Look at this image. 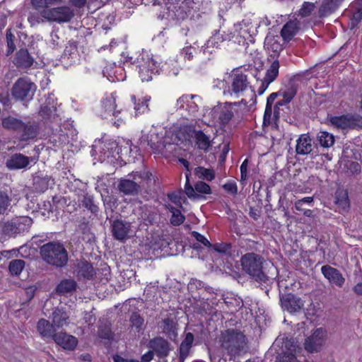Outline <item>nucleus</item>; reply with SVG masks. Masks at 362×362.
<instances>
[{
    "mask_svg": "<svg viewBox=\"0 0 362 362\" xmlns=\"http://www.w3.org/2000/svg\"><path fill=\"white\" fill-rule=\"evenodd\" d=\"M296 152L298 155H308L313 152V142L308 134H301L296 141Z\"/></svg>",
    "mask_w": 362,
    "mask_h": 362,
    "instance_id": "c756f323",
    "label": "nucleus"
},
{
    "mask_svg": "<svg viewBox=\"0 0 362 362\" xmlns=\"http://www.w3.org/2000/svg\"><path fill=\"white\" fill-rule=\"evenodd\" d=\"M56 111L57 109L54 105L51 106L45 105L41 107L39 113L42 118L52 120L54 119Z\"/></svg>",
    "mask_w": 362,
    "mask_h": 362,
    "instance_id": "4d7b16f0",
    "label": "nucleus"
},
{
    "mask_svg": "<svg viewBox=\"0 0 362 362\" xmlns=\"http://www.w3.org/2000/svg\"><path fill=\"white\" fill-rule=\"evenodd\" d=\"M211 247L215 251L231 258H234L235 256L238 255V253H236L235 250L233 249L232 245L230 243H216L214 245H212Z\"/></svg>",
    "mask_w": 362,
    "mask_h": 362,
    "instance_id": "37998d69",
    "label": "nucleus"
},
{
    "mask_svg": "<svg viewBox=\"0 0 362 362\" xmlns=\"http://www.w3.org/2000/svg\"><path fill=\"white\" fill-rule=\"evenodd\" d=\"M116 94L112 93L106 96L101 101L102 108L104 110L103 117L107 118L108 117L113 116L117 117L121 113V110H117V105L116 104Z\"/></svg>",
    "mask_w": 362,
    "mask_h": 362,
    "instance_id": "5701e85b",
    "label": "nucleus"
},
{
    "mask_svg": "<svg viewBox=\"0 0 362 362\" xmlns=\"http://www.w3.org/2000/svg\"><path fill=\"white\" fill-rule=\"evenodd\" d=\"M25 267V262L23 259H13L8 265L9 272L12 275H19Z\"/></svg>",
    "mask_w": 362,
    "mask_h": 362,
    "instance_id": "5fc2aeb1",
    "label": "nucleus"
},
{
    "mask_svg": "<svg viewBox=\"0 0 362 362\" xmlns=\"http://www.w3.org/2000/svg\"><path fill=\"white\" fill-rule=\"evenodd\" d=\"M315 8V6L313 3L304 2L299 11V14L303 17H307L311 14Z\"/></svg>",
    "mask_w": 362,
    "mask_h": 362,
    "instance_id": "774afa93",
    "label": "nucleus"
},
{
    "mask_svg": "<svg viewBox=\"0 0 362 362\" xmlns=\"http://www.w3.org/2000/svg\"><path fill=\"white\" fill-rule=\"evenodd\" d=\"M185 176H186V183L185 185V192L186 195L189 199H192L194 200L201 198L202 197L196 193L195 187L194 188L190 185L188 173H186Z\"/></svg>",
    "mask_w": 362,
    "mask_h": 362,
    "instance_id": "bf43d9fd",
    "label": "nucleus"
},
{
    "mask_svg": "<svg viewBox=\"0 0 362 362\" xmlns=\"http://www.w3.org/2000/svg\"><path fill=\"white\" fill-rule=\"evenodd\" d=\"M346 117L348 129H362V115L357 113H348Z\"/></svg>",
    "mask_w": 362,
    "mask_h": 362,
    "instance_id": "8fccbe9b",
    "label": "nucleus"
},
{
    "mask_svg": "<svg viewBox=\"0 0 362 362\" xmlns=\"http://www.w3.org/2000/svg\"><path fill=\"white\" fill-rule=\"evenodd\" d=\"M148 347L153 350L155 355L159 358L168 357L173 350L172 344L162 337H156L150 339Z\"/></svg>",
    "mask_w": 362,
    "mask_h": 362,
    "instance_id": "2eb2a0df",
    "label": "nucleus"
},
{
    "mask_svg": "<svg viewBox=\"0 0 362 362\" xmlns=\"http://www.w3.org/2000/svg\"><path fill=\"white\" fill-rule=\"evenodd\" d=\"M194 174L199 179L212 181L215 178V172L213 169L199 166L194 169Z\"/></svg>",
    "mask_w": 362,
    "mask_h": 362,
    "instance_id": "de8ad7c7",
    "label": "nucleus"
},
{
    "mask_svg": "<svg viewBox=\"0 0 362 362\" xmlns=\"http://www.w3.org/2000/svg\"><path fill=\"white\" fill-rule=\"evenodd\" d=\"M344 0H323L319 8V16L326 17L334 12Z\"/></svg>",
    "mask_w": 362,
    "mask_h": 362,
    "instance_id": "72a5a7b5",
    "label": "nucleus"
},
{
    "mask_svg": "<svg viewBox=\"0 0 362 362\" xmlns=\"http://www.w3.org/2000/svg\"><path fill=\"white\" fill-rule=\"evenodd\" d=\"M263 257L254 252L243 255L240 259L243 270L261 284H269L273 278L269 277L262 272Z\"/></svg>",
    "mask_w": 362,
    "mask_h": 362,
    "instance_id": "20e7f679",
    "label": "nucleus"
},
{
    "mask_svg": "<svg viewBox=\"0 0 362 362\" xmlns=\"http://www.w3.org/2000/svg\"><path fill=\"white\" fill-rule=\"evenodd\" d=\"M321 272L331 284L339 288L344 285L346 279L337 269L327 264L321 267Z\"/></svg>",
    "mask_w": 362,
    "mask_h": 362,
    "instance_id": "412c9836",
    "label": "nucleus"
},
{
    "mask_svg": "<svg viewBox=\"0 0 362 362\" xmlns=\"http://www.w3.org/2000/svg\"><path fill=\"white\" fill-rule=\"evenodd\" d=\"M32 160L33 159L23 154L15 153L7 159L6 165L10 170H19L25 168Z\"/></svg>",
    "mask_w": 362,
    "mask_h": 362,
    "instance_id": "a878e982",
    "label": "nucleus"
},
{
    "mask_svg": "<svg viewBox=\"0 0 362 362\" xmlns=\"http://www.w3.org/2000/svg\"><path fill=\"white\" fill-rule=\"evenodd\" d=\"M98 335L100 338L105 339H112L113 337V334L111 331L110 326L106 324L100 326L98 328Z\"/></svg>",
    "mask_w": 362,
    "mask_h": 362,
    "instance_id": "680f3d73",
    "label": "nucleus"
},
{
    "mask_svg": "<svg viewBox=\"0 0 362 362\" xmlns=\"http://www.w3.org/2000/svg\"><path fill=\"white\" fill-rule=\"evenodd\" d=\"M77 284L71 279L62 280L57 286L56 291L59 294L71 293L76 289Z\"/></svg>",
    "mask_w": 362,
    "mask_h": 362,
    "instance_id": "a19ab883",
    "label": "nucleus"
},
{
    "mask_svg": "<svg viewBox=\"0 0 362 362\" xmlns=\"http://www.w3.org/2000/svg\"><path fill=\"white\" fill-rule=\"evenodd\" d=\"M42 259L49 265L63 267L68 262V252L59 242H49L40 247Z\"/></svg>",
    "mask_w": 362,
    "mask_h": 362,
    "instance_id": "39448f33",
    "label": "nucleus"
},
{
    "mask_svg": "<svg viewBox=\"0 0 362 362\" xmlns=\"http://www.w3.org/2000/svg\"><path fill=\"white\" fill-rule=\"evenodd\" d=\"M37 331L43 338L53 337L54 334V325L48 320L40 319L37 325Z\"/></svg>",
    "mask_w": 362,
    "mask_h": 362,
    "instance_id": "58836bf2",
    "label": "nucleus"
},
{
    "mask_svg": "<svg viewBox=\"0 0 362 362\" xmlns=\"http://www.w3.org/2000/svg\"><path fill=\"white\" fill-rule=\"evenodd\" d=\"M192 236L198 242L197 243H194L193 245L194 249L198 250L201 247V245L206 247H210L212 246V245L206 237L197 231H192Z\"/></svg>",
    "mask_w": 362,
    "mask_h": 362,
    "instance_id": "6e6d98bb",
    "label": "nucleus"
},
{
    "mask_svg": "<svg viewBox=\"0 0 362 362\" xmlns=\"http://www.w3.org/2000/svg\"><path fill=\"white\" fill-rule=\"evenodd\" d=\"M33 220L28 216H20L6 222L4 226V232L8 235H15L28 230Z\"/></svg>",
    "mask_w": 362,
    "mask_h": 362,
    "instance_id": "9b49d317",
    "label": "nucleus"
},
{
    "mask_svg": "<svg viewBox=\"0 0 362 362\" xmlns=\"http://www.w3.org/2000/svg\"><path fill=\"white\" fill-rule=\"evenodd\" d=\"M159 328L168 338L175 340L177 337L176 322L174 319L167 317L163 319L159 325Z\"/></svg>",
    "mask_w": 362,
    "mask_h": 362,
    "instance_id": "2f4dec72",
    "label": "nucleus"
},
{
    "mask_svg": "<svg viewBox=\"0 0 362 362\" xmlns=\"http://www.w3.org/2000/svg\"><path fill=\"white\" fill-rule=\"evenodd\" d=\"M77 52L76 42L74 41H69L64 50L63 55L64 57H67L68 58H74V56L77 55Z\"/></svg>",
    "mask_w": 362,
    "mask_h": 362,
    "instance_id": "052dcab7",
    "label": "nucleus"
},
{
    "mask_svg": "<svg viewBox=\"0 0 362 362\" xmlns=\"http://www.w3.org/2000/svg\"><path fill=\"white\" fill-rule=\"evenodd\" d=\"M141 218L146 225L153 224L157 222L158 215L154 208L145 205L141 208Z\"/></svg>",
    "mask_w": 362,
    "mask_h": 362,
    "instance_id": "4c0bfd02",
    "label": "nucleus"
},
{
    "mask_svg": "<svg viewBox=\"0 0 362 362\" xmlns=\"http://www.w3.org/2000/svg\"><path fill=\"white\" fill-rule=\"evenodd\" d=\"M336 204L343 209L349 207L348 193L345 190H337L335 194Z\"/></svg>",
    "mask_w": 362,
    "mask_h": 362,
    "instance_id": "3c124183",
    "label": "nucleus"
},
{
    "mask_svg": "<svg viewBox=\"0 0 362 362\" xmlns=\"http://www.w3.org/2000/svg\"><path fill=\"white\" fill-rule=\"evenodd\" d=\"M194 340V337L192 333L187 332L185 334V339L182 341L179 349V361L180 362H184L187 356L189 355L190 350L192 347V344Z\"/></svg>",
    "mask_w": 362,
    "mask_h": 362,
    "instance_id": "7c9ffc66",
    "label": "nucleus"
},
{
    "mask_svg": "<svg viewBox=\"0 0 362 362\" xmlns=\"http://www.w3.org/2000/svg\"><path fill=\"white\" fill-rule=\"evenodd\" d=\"M129 322L131 327L135 329L136 332H139L142 329V327L144 324V319L137 312L132 313L129 317Z\"/></svg>",
    "mask_w": 362,
    "mask_h": 362,
    "instance_id": "864d4df0",
    "label": "nucleus"
},
{
    "mask_svg": "<svg viewBox=\"0 0 362 362\" xmlns=\"http://www.w3.org/2000/svg\"><path fill=\"white\" fill-rule=\"evenodd\" d=\"M277 36H267L265 38L264 45L269 51L274 53V57L277 56L282 50V45Z\"/></svg>",
    "mask_w": 362,
    "mask_h": 362,
    "instance_id": "ea45409f",
    "label": "nucleus"
},
{
    "mask_svg": "<svg viewBox=\"0 0 362 362\" xmlns=\"http://www.w3.org/2000/svg\"><path fill=\"white\" fill-rule=\"evenodd\" d=\"M279 61L274 60L267 69L265 76L264 78L260 81V85L257 90V93L259 95H262L267 89L269 84L275 81L279 75Z\"/></svg>",
    "mask_w": 362,
    "mask_h": 362,
    "instance_id": "aec40b11",
    "label": "nucleus"
},
{
    "mask_svg": "<svg viewBox=\"0 0 362 362\" xmlns=\"http://www.w3.org/2000/svg\"><path fill=\"white\" fill-rule=\"evenodd\" d=\"M126 62L136 64L142 81H149L152 79L153 74L159 73V64H157V62L148 52H142L134 60L133 57H130Z\"/></svg>",
    "mask_w": 362,
    "mask_h": 362,
    "instance_id": "423d86ee",
    "label": "nucleus"
},
{
    "mask_svg": "<svg viewBox=\"0 0 362 362\" xmlns=\"http://www.w3.org/2000/svg\"><path fill=\"white\" fill-rule=\"evenodd\" d=\"M167 208L172 213L170 223L173 226H180L184 222L185 218L179 209L170 205L168 206Z\"/></svg>",
    "mask_w": 362,
    "mask_h": 362,
    "instance_id": "603ef678",
    "label": "nucleus"
},
{
    "mask_svg": "<svg viewBox=\"0 0 362 362\" xmlns=\"http://www.w3.org/2000/svg\"><path fill=\"white\" fill-rule=\"evenodd\" d=\"M230 35L231 34H226L224 31H221L220 29L215 30L212 36L202 47L200 52H202L205 57L209 59L210 55L215 52V49L219 48L221 42L230 39Z\"/></svg>",
    "mask_w": 362,
    "mask_h": 362,
    "instance_id": "ddd939ff",
    "label": "nucleus"
},
{
    "mask_svg": "<svg viewBox=\"0 0 362 362\" xmlns=\"http://www.w3.org/2000/svg\"><path fill=\"white\" fill-rule=\"evenodd\" d=\"M284 347L286 351L283 355L279 356L276 362H302L298 358V357L301 358L302 356L298 355L300 352V348L298 345L291 340H286Z\"/></svg>",
    "mask_w": 362,
    "mask_h": 362,
    "instance_id": "6ab92c4d",
    "label": "nucleus"
},
{
    "mask_svg": "<svg viewBox=\"0 0 362 362\" xmlns=\"http://www.w3.org/2000/svg\"><path fill=\"white\" fill-rule=\"evenodd\" d=\"M134 179L140 182L141 187L155 188L157 186V178L150 171L144 170L134 173Z\"/></svg>",
    "mask_w": 362,
    "mask_h": 362,
    "instance_id": "bb28decb",
    "label": "nucleus"
},
{
    "mask_svg": "<svg viewBox=\"0 0 362 362\" xmlns=\"http://www.w3.org/2000/svg\"><path fill=\"white\" fill-rule=\"evenodd\" d=\"M10 199L6 192L0 191V215L4 214L10 205Z\"/></svg>",
    "mask_w": 362,
    "mask_h": 362,
    "instance_id": "0e129e2a",
    "label": "nucleus"
},
{
    "mask_svg": "<svg viewBox=\"0 0 362 362\" xmlns=\"http://www.w3.org/2000/svg\"><path fill=\"white\" fill-rule=\"evenodd\" d=\"M122 153V148L119 146L116 141H109L107 143L101 144L100 146V156L98 160L100 162L107 161L112 163L116 159L117 156Z\"/></svg>",
    "mask_w": 362,
    "mask_h": 362,
    "instance_id": "dca6fc26",
    "label": "nucleus"
},
{
    "mask_svg": "<svg viewBox=\"0 0 362 362\" xmlns=\"http://www.w3.org/2000/svg\"><path fill=\"white\" fill-rule=\"evenodd\" d=\"M73 17V11L69 7L61 6L51 9H44L37 17L35 15L29 16L28 21L32 24L35 23H40V22H43V20L41 19L42 18L49 22L61 23L70 21Z\"/></svg>",
    "mask_w": 362,
    "mask_h": 362,
    "instance_id": "0eeeda50",
    "label": "nucleus"
},
{
    "mask_svg": "<svg viewBox=\"0 0 362 362\" xmlns=\"http://www.w3.org/2000/svg\"><path fill=\"white\" fill-rule=\"evenodd\" d=\"M131 223L125 221L117 219L112 224V232L114 238L118 240H124L130 231Z\"/></svg>",
    "mask_w": 362,
    "mask_h": 362,
    "instance_id": "b1692460",
    "label": "nucleus"
},
{
    "mask_svg": "<svg viewBox=\"0 0 362 362\" xmlns=\"http://www.w3.org/2000/svg\"><path fill=\"white\" fill-rule=\"evenodd\" d=\"M1 125L4 129L20 134L21 140L23 141L34 139L37 136V128L35 126L28 125L21 119L13 116L2 118Z\"/></svg>",
    "mask_w": 362,
    "mask_h": 362,
    "instance_id": "6e6552de",
    "label": "nucleus"
},
{
    "mask_svg": "<svg viewBox=\"0 0 362 362\" xmlns=\"http://www.w3.org/2000/svg\"><path fill=\"white\" fill-rule=\"evenodd\" d=\"M69 316L63 308H55L52 313L53 325L57 327H62L68 325Z\"/></svg>",
    "mask_w": 362,
    "mask_h": 362,
    "instance_id": "c9c22d12",
    "label": "nucleus"
},
{
    "mask_svg": "<svg viewBox=\"0 0 362 362\" xmlns=\"http://www.w3.org/2000/svg\"><path fill=\"white\" fill-rule=\"evenodd\" d=\"M237 103H225L219 104L213 108L214 117L217 118L222 125H226L234 117L237 112Z\"/></svg>",
    "mask_w": 362,
    "mask_h": 362,
    "instance_id": "4468645a",
    "label": "nucleus"
},
{
    "mask_svg": "<svg viewBox=\"0 0 362 362\" xmlns=\"http://www.w3.org/2000/svg\"><path fill=\"white\" fill-rule=\"evenodd\" d=\"M223 189L228 194L235 196L238 194V186L234 180H228L222 186Z\"/></svg>",
    "mask_w": 362,
    "mask_h": 362,
    "instance_id": "69168bd1",
    "label": "nucleus"
},
{
    "mask_svg": "<svg viewBox=\"0 0 362 362\" xmlns=\"http://www.w3.org/2000/svg\"><path fill=\"white\" fill-rule=\"evenodd\" d=\"M165 70L168 72V74L173 76H177L179 74L180 68L177 64V62H174L172 59H170L169 62L165 63Z\"/></svg>",
    "mask_w": 362,
    "mask_h": 362,
    "instance_id": "338daca9",
    "label": "nucleus"
},
{
    "mask_svg": "<svg viewBox=\"0 0 362 362\" xmlns=\"http://www.w3.org/2000/svg\"><path fill=\"white\" fill-rule=\"evenodd\" d=\"M219 342L221 349L231 357L240 355L247 345L245 335L235 329H228L223 332L219 338Z\"/></svg>",
    "mask_w": 362,
    "mask_h": 362,
    "instance_id": "f03ea898",
    "label": "nucleus"
},
{
    "mask_svg": "<svg viewBox=\"0 0 362 362\" xmlns=\"http://www.w3.org/2000/svg\"><path fill=\"white\" fill-rule=\"evenodd\" d=\"M194 141L197 148L204 152H207L209 147L211 146V141L209 136H206L202 131L194 132Z\"/></svg>",
    "mask_w": 362,
    "mask_h": 362,
    "instance_id": "e433bc0d",
    "label": "nucleus"
},
{
    "mask_svg": "<svg viewBox=\"0 0 362 362\" xmlns=\"http://www.w3.org/2000/svg\"><path fill=\"white\" fill-rule=\"evenodd\" d=\"M128 177L119 180L117 186L119 191L125 195L138 194L141 191L140 182L134 179V172L128 175Z\"/></svg>",
    "mask_w": 362,
    "mask_h": 362,
    "instance_id": "f3484780",
    "label": "nucleus"
},
{
    "mask_svg": "<svg viewBox=\"0 0 362 362\" xmlns=\"http://www.w3.org/2000/svg\"><path fill=\"white\" fill-rule=\"evenodd\" d=\"M177 136L170 133L165 136L151 132L149 136H143L141 144H146L155 153H173L177 149Z\"/></svg>",
    "mask_w": 362,
    "mask_h": 362,
    "instance_id": "7ed1b4c3",
    "label": "nucleus"
},
{
    "mask_svg": "<svg viewBox=\"0 0 362 362\" xmlns=\"http://www.w3.org/2000/svg\"><path fill=\"white\" fill-rule=\"evenodd\" d=\"M276 117H272V108L266 107L263 117V127L271 126L272 130H277L278 125L276 122Z\"/></svg>",
    "mask_w": 362,
    "mask_h": 362,
    "instance_id": "49530a36",
    "label": "nucleus"
},
{
    "mask_svg": "<svg viewBox=\"0 0 362 362\" xmlns=\"http://www.w3.org/2000/svg\"><path fill=\"white\" fill-rule=\"evenodd\" d=\"M352 6L353 16L351 18V24L353 26H355L362 20V0H356Z\"/></svg>",
    "mask_w": 362,
    "mask_h": 362,
    "instance_id": "09e8293b",
    "label": "nucleus"
},
{
    "mask_svg": "<svg viewBox=\"0 0 362 362\" xmlns=\"http://www.w3.org/2000/svg\"><path fill=\"white\" fill-rule=\"evenodd\" d=\"M150 99V97L145 96L136 100L135 95L131 96V100L134 104V117H138L148 112V102Z\"/></svg>",
    "mask_w": 362,
    "mask_h": 362,
    "instance_id": "f704fd0d",
    "label": "nucleus"
},
{
    "mask_svg": "<svg viewBox=\"0 0 362 362\" xmlns=\"http://www.w3.org/2000/svg\"><path fill=\"white\" fill-rule=\"evenodd\" d=\"M197 54V48L194 46H187L180 51V54L185 59L192 60Z\"/></svg>",
    "mask_w": 362,
    "mask_h": 362,
    "instance_id": "e2e57ef3",
    "label": "nucleus"
},
{
    "mask_svg": "<svg viewBox=\"0 0 362 362\" xmlns=\"http://www.w3.org/2000/svg\"><path fill=\"white\" fill-rule=\"evenodd\" d=\"M235 33L245 40H249L257 33V23L254 24L250 18H244L234 25Z\"/></svg>",
    "mask_w": 362,
    "mask_h": 362,
    "instance_id": "a211bd4d",
    "label": "nucleus"
},
{
    "mask_svg": "<svg viewBox=\"0 0 362 362\" xmlns=\"http://www.w3.org/2000/svg\"><path fill=\"white\" fill-rule=\"evenodd\" d=\"M327 339V330L322 327L317 328L312 334L305 339V349L310 353L318 352L321 350Z\"/></svg>",
    "mask_w": 362,
    "mask_h": 362,
    "instance_id": "f8f14e48",
    "label": "nucleus"
},
{
    "mask_svg": "<svg viewBox=\"0 0 362 362\" xmlns=\"http://www.w3.org/2000/svg\"><path fill=\"white\" fill-rule=\"evenodd\" d=\"M300 30V24L296 21L287 22L281 30V36L284 41H290Z\"/></svg>",
    "mask_w": 362,
    "mask_h": 362,
    "instance_id": "473e14b6",
    "label": "nucleus"
},
{
    "mask_svg": "<svg viewBox=\"0 0 362 362\" xmlns=\"http://www.w3.org/2000/svg\"><path fill=\"white\" fill-rule=\"evenodd\" d=\"M317 141L320 146L329 148L334 144V136L327 132L320 131L317 134Z\"/></svg>",
    "mask_w": 362,
    "mask_h": 362,
    "instance_id": "c03bdc74",
    "label": "nucleus"
},
{
    "mask_svg": "<svg viewBox=\"0 0 362 362\" xmlns=\"http://www.w3.org/2000/svg\"><path fill=\"white\" fill-rule=\"evenodd\" d=\"M52 338L58 345L69 351L74 350L78 343L75 337L62 332L55 334Z\"/></svg>",
    "mask_w": 362,
    "mask_h": 362,
    "instance_id": "393cba45",
    "label": "nucleus"
},
{
    "mask_svg": "<svg viewBox=\"0 0 362 362\" xmlns=\"http://www.w3.org/2000/svg\"><path fill=\"white\" fill-rule=\"evenodd\" d=\"M167 6L168 18L172 20H193L198 22L209 18L211 7L201 8L199 0H164Z\"/></svg>",
    "mask_w": 362,
    "mask_h": 362,
    "instance_id": "f257e3e1",
    "label": "nucleus"
},
{
    "mask_svg": "<svg viewBox=\"0 0 362 362\" xmlns=\"http://www.w3.org/2000/svg\"><path fill=\"white\" fill-rule=\"evenodd\" d=\"M68 187L70 191L73 192L78 197V202L80 199H82L88 193L86 185L77 179L70 182Z\"/></svg>",
    "mask_w": 362,
    "mask_h": 362,
    "instance_id": "79ce46f5",
    "label": "nucleus"
},
{
    "mask_svg": "<svg viewBox=\"0 0 362 362\" xmlns=\"http://www.w3.org/2000/svg\"><path fill=\"white\" fill-rule=\"evenodd\" d=\"M330 122L332 125L341 128L348 129L346 114L341 116H334L330 118Z\"/></svg>",
    "mask_w": 362,
    "mask_h": 362,
    "instance_id": "13d9d810",
    "label": "nucleus"
},
{
    "mask_svg": "<svg viewBox=\"0 0 362 362\" xmlns=\"http://www.w3.org/2000/svg\"><path fill=\"white\" fill-rule=\"evenodd\" d=\"M34 62L33 57L26 49H21L15 55L13 63L19 68H29Z\"/></svg>",
    "mask_w": 362,
    "mask_h": 362,
    "instance_id": "c85d7f7f",
    "label": "nucleus"
},
{
    "mask_svg": "<svg viewBox=\"0 0 362 362\" xmlns=\"http://www.w3.org/2000/svg\"><path fill=\"white\" fill-rule=\"evenodd\" d=\"M75 272L78 279H90L95 274L92 264L87 261H80L76 266Z\"/></svg>",
    "mask_w": 362,
    "mask_h": 362,
    "instance_id": "cd10ccee",
    "label": "nucleus"
},
{
    "mask_svg": "<svg viewBox=\"0 0 362 362\" xmlns=\"http://www.w3.org/2000/svg\"><path fill=\"white\" fill-rule=\"evenodd\" d=\"M83 206L94 215H97L99 211L98 206L95 203L94 197L88 192L84 195L82 199H80Z\"/></svg>",
    "mask_w": 362,
    "mask_h": 362,
    "instance_id": "a18cd8bd",
    "label": "nucleus"
},
{
    "mask_svg": "<svg viewBox=\"0 0 362 362\" xmlns=\"http://www.w3.org/2000/svg\"><path fill=\"white\" fill-rule=\"evenodd\" d=\"M280 300L282 308L291 313L299 312L304 307L303 300L291 293L282 296Z\"/></svg>",
    "mask_w": 362,
    "mask_h": 362,
    "instance_id": "4be33fe9",
    "label": "nucleus"
},
{
    "mask_svg": "<svg viewBox=\"0 0 362 362\" xmlns=\"http://www.w3.org/2000/svg\"><path fill=\"white\" fill-rule=\"evenodd\" d=\"M36 90V86L27 78H18L12 88V95L16 100L30 101Z\"/></svg>",
    "mask_w": 362,
    "mask_h": 362,
    "instance_id": "1a4fd4ad",
    "label": "nucleus"
},
{
    "mask_svg": "<svg viewBox=\"0 0 362 362\" xmlns=\"http://www.w3.org/2000/svg\"><path fill=\"white\" fill-rule=\"evenodd\" d=\"M249 82L247 76L242 73L234 74L230 76V85L223 90L226 96L238 98L247 90Z\"/></svg>",
    "mask_w": 362,
    "mask_h": 362,
    "instance_id": "9d476101",
    "label": "nucleus"
}]
</instances>
